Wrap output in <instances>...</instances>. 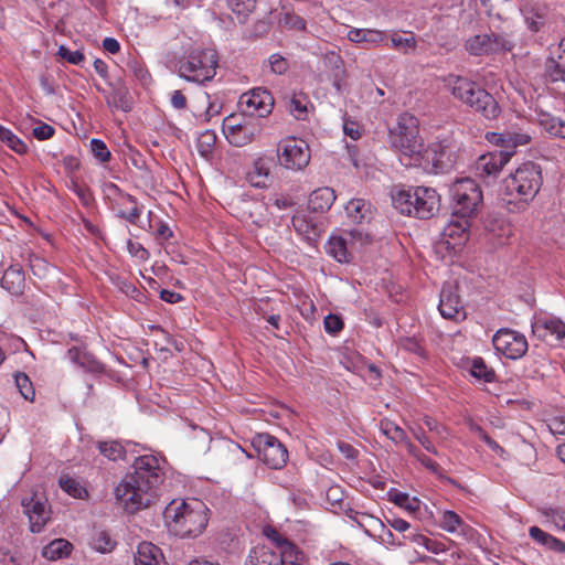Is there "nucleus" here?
<instances>
[{
    "label": "nucleus",
    "instance_id": "1",
    "mask_svg": "<svg viewBox=\"0 0 565 565\" xmlns=\"http://www.w3.org/2000/svg\"><path fill=\"white\" fill-rule=\"evenodd\" d=\"M164 460L154 455L139 456L134 461V472L127 475L115 488L117 502L129 513L150 507L164 480Z\"/></svg>",
    "mask_w": 565,
    "mask_h": 565
},
{
    "label": "nucleus",
    "instance_id": "2",
    "mask_svg": "<svg viewBox=\"0 0 565 565\" xmlns=\"http://www.w3.org/2000/svg\"><path fill=\"white\" fill-rule=\"evenodd\" d=\"M209 509L199 499L172 500L163 511L164 522L171 533L182 539L196 537L205 530Z\"/></svg>",
    "mask_w": 565,
    "mask_h": 565
},
{
    "label": "nucleus",
    "instance_id": "3",
    "mask_svg": "<svg viewBox=\"0 0 565 565\" xmlns=\"http://www.w3.org/2000/svg\"><path fill=\"white\" fill-rule=\"evenodd\" d=\"M390 142L405 166H420L425 158L428 160L429 150L424 149L419 137L418 119L407 111L398 115L395 127L390 129Z\"/></svg>",
    "mask_w": 565,
    "mask_h": 565
},
{
    "label": "nucleus",
    "instance_id": "4",
    "mask_svg": "<svg viewBox=\"0 0 565 565\" xmlns=\"http://www.w3.org/2000/svg\"><path fill=\"white\" fill-rule=\"evenodd\" d=\"M541 185L542 172L540 166L525 162L503 180L501 193L508 204L514 202L527 204L535 198Z\"/></svg>",
    "mask_w": 565,
    "mask_h": 565
},
{
    "label": "nucleus",
    "instance_id": "5",
    "mask_svg": "<svg viewBox=\"0 0 565 565\" xmlns=\"http://www.w3.org/2000/svg\"><path fill=\"white\" fill-rule=\"evenodd\" d=\"M447 86L456 99L479 113L486 119H495L501 114V108L495 98L467 77L450 76Z\"/></svg>",
    "mask_w": 565,
    "mask_h": 565
},
{
    "label": "nucleus",
    "instance_id": "6",
    "mask_svg": "<svg viewBox=\"0 0 565 565\" xmlns=\"http://www.w3.org/2000/svg\"><path fill=\"white\" fill-rule=\"evenodd\" d=\"M392 203L402 214L427 220L439 211L440 195L427 186L399 189L392 195Z\"/></svg>",
    "mask_w": 565,
    "mask_h": 565
},
{
    "label": "nucleus",
    "instance_id": "7",
    "mask_svg": "<svg viewBox=\"0 0 565 565\" xmlns=\"http://www.w3.org/2000/svg\"><path fill=\"white\" fill-rule=\"evenodd\" d=\"M218 64L217 52L214 49H194L178 62L180 77L188 82L204 84L216 74Z\"/></svg>",
    "mask_w": 565,
    "mask_h": 565
},
{
    "label": "nucleus",
    "instance_id": "8",
    "mask_svg": "<svg viewBox=\"0 0 565 565\" xmlns=\"http://www.w3.org/2000/svg\"><path fill=\"white\" fill-rule=\"evenodd\" d=\"M451 199L452 216L468 217L477 214L483 196L479 184L470 179L463 178L455 181L449 189Z\"/></svg>",
    "mask_w": 565,
    "mask_h": 565
},
{
    "label": "nucleus",
    "instance_id": "9",
    "mask_svg": "<svg viewBox=\"0 0 565 565\" xmlns=\"http://www.w3.org/2000/svg\"><path fill=\"white\" fill-rule=\"evenodd\" d=\"M276 156L278 164L291 171H302L311 159L308 143L296 137L281 139L277 143Z\"/></svg>",
    "mask_w": 565,
    "mask_h": 565
},
{
    "label": "nucleus",
    "instance_id": "10",
    "mask_svg": "<svg viewBox=\"0 0 565 565\" xmlns=\"http://www.w3.org/2000/svg\"><path fill=\"white\" fill-rule=\"evenodd\" d=\"M222 129L227 141L235 147L253 142L262 131L258 120L243 115H230L224 118Z\"/></svg>",
    "mask_w": 565,
    "mask_h": 565
},
{
    "label": "nucleus",
    "instance_id": "11",
    "mask_svg": "<svg viewBox=\"0 0 565 565\" xmlns=\"http://www.w3.org/2000/svg\"><path fill=\"white\" fill-rule=\"evenodd\" d=\"M239 107L243 116L256 120L265 118L273 111L274 97L266 88H253L241 96Z\"/></svg>",
    "mask_w": 565,
    "mask_h": 565
},
{
    "label": "nucleus",
    "instance_id": "12",
    "mask_svg": "<svg viewBox=\"0 0 565 565\" xmlns=\"http://www.w3.org/2000/svg\"><path fill=\"white\" fill-rule=\"evenodd\" d=\"M258 457L268 467L273 469H281L288 460L287 448L275 437L269 434H259L254 440Z\"/></svg>",
    "mask_w": 565,
    "mask_h": 565
},
{
    "label": "nucleus",
    "instance_id": "13",
    "mask_svg": "<svg viewBox=\"0 0 565 565\" xmlns=\"http://www.w3.org/2000/svg\"><path fill=\"white\" fill-rule=\"evenodd\" d=\"M465 49L475 56L509 52L513 44L505 36L495 33L477 34L469 38Z\"/></svg>",
    "mask_w": 565,
    "mask_h": 565
},
{
    "label": "nucleus",
    "instance_id": "14",
    "mask_svg": "<svg viewBox=\"0 0 565 565\" xmlns=\"http://www.w3.org/2000/svg\"><path fill=\"white\" fill-rule=\"evenodd\" d=\"M492 343L499 353L511 360L522 358L529 348L526 338L511 329L498 330L492 338Z\"/></svg>",
    "mask_w": 565,
    "mask_h": 565
},
{
    "label": "nucleus",
    "instance_id": "15",
    "mask_svg": "<svg viewBox=\"0 0 565 565\" xmlns=\"http://www.w3.org/2000/svg\"><path fill=\"white\" fill-rule=\"evenodd\" d=\"M23 512L29 519V527L32 533L43 531L47 522L51 520V509L46 498L38 493H33L29 498H23L21 502Z\"/></svg>",
    "mask_w": 565,
    "mask_h": 565
},
{
    "label": "nucleus",
    "instance_id": "16",
    "mask_svg": "<svg viewBox=\"0 0 565 565\" xmlns=\"http://www.w3.org/2000/svg\"><path fill=\"white\" fill-rule=\"evenodd\" d=\"M107 190L108 195L111 198L113 209L116 211L117 216L131 224H137V221L142 213V206L138 203L137 199L128 193H124L114 183L108 184Z\"/></svg>",
    "mask_w": 565,
    "mask_h": 565
},
{
    "label": "nucleus",
    "instance_id": "17",
    "mask_svg": "<svg viewBox=\"0 0 565 565\" xmlns=\"http://www.w3.org/2000/svg\"><path fill=\"white\" fill-rule=\"evenodd\" d=\"M535 337L551 345L565 348V323L557 318H536L532 322Z\"/></svg>",
    "mask_w": 565,
    "mask_h": 565
},
{
    "label": "nucleus",
    "instance_id": "18",
    "mask_svg": "<svg viewBox=\"0 0 565 565\" xmlns=\"http://www.w3.org/2000/svg\"><path fill=\"white\" fill-rule=\"evenodd\" d=\"M512 154L513 150H498L480 156L475 167L477 177L483 180L495 179Z\"/></svg>",
    "mask_w": 565,
    "mask_h": 565
},
{
    "label": "nucleus",
    "instance_id": "19",
    "mask_svg": "<svg viewBox=\"0 0 565 565\" xmlns=\"http://www.w3.org/2000/svg\"><path fill=\"white\" fill-rule=\"evenodd\" d=\"M274 159L266 154L256 157L248 171L246 172V181L250 186L256 189H267L271 183V168Z\"/></svg>",
    "mask_w": 565,
    "mask_h": 565
},
{
    "label": "nucleus",
    "instance_id": "20",
    "mask_svg": "<svg viewBox=\"0 0 565 565\" xmlns=\"http://www.w3.org/2000/svg\"><path fill=\"white\" fill-rule=\"evenodd\" d=\"M438 309L440 315L446 319H459L460 317H465L462 302L457 292V286L452 284L444 285L440 291Z\"/></svg>",
    "mask_w": 565,
    "mask_h": 565
},
{
    "label": "nucleus",
    "instance_id": "21",
    "mask_svg": "<svg viewBox=\"0 0 565 565\" xmlns=\"http://www.w3.org/2000/svg\"><path fill=\"white\" fill-rule=\"evenodd\" d=\"M347 38L352 43L365 44V47L370 49L383 44L386 40V34L381 30L354 28L348 32Z\"/></svg>",
    "mask_w": 565,
    "mask_h": 565
},
{
    "label": "nucleus",
    "instance_id": "22",
    "mask_svg": "<svg viewBox=\"0 0 565 565\" xmlns=\"http://www.w3.org/2000/svg\"><path fill=\"white\" fill-rule=\"evenodd\" d=\"M67 356L87 372L99 374L105 371V365L85 349L73 347L68 349Z\"/></svg>",
    "mask_w": 565,
    "mask_h": 565
},
{
    "label": "nucleus",
    "instance_id": "23",
    "mask_svg": "<svg viewBox=\"0 0 565 565\" xmlns=\"http://www.w3.org/2000/svg\"><path fill=\"white\" fill-rule=\"evenodd\" d=\"M245 565H285L281 553L267 546H256L250 552Z\"/></svg>",
    "mask_w": 565,
    "mask_h": 565
},
{
    "label": "nucleus",
    "instance_id": "24",
    "mask_svg": "<svg viewBox=\"0 0 565 565\" xmlns=\"http://www.w3.org/2000/svg\"><path fill=\"white\" fill-rule=\"evenodd\" d=\"M345 233L332 235L327 243V253L339 263H349L352 259V252L348 244Z\"/></svg>",
    "mask_w": 565,
    "mask_h": 565
},
{
    "label": "nucleus",
    "instance_id": "25",
    "mask_svg": "<svg viewBox=\"0 0 565 565\" xmlns=\"http://www.w3.org/2000/svg\"><path fill=\"white\" fill-rule=\"evenodd\" d=\"M135 565H163V554L152 543L142 542L138 545Z\"/></svg>",
    "mask_w": 565,
    "mask_h": 565
},
{
    "label": "nucleus",
    "instance_id": "26",
    "mask_svg": "<svg viewBox=\"0 0 565 565\" xmlns=\"http://www.w3.org/2000/svg\"><path fill=\"white\" fill-rule=\"evenodd\" d=\"M335 200L333 189L323 186L315 190L308 200V207L312 212L328 211Z\"/></svg>",
    "mask_w": 565,
    "mask_h": 565
},
{
    "label": "nucleus",
    "instance_id": "27",
    "mask_svg": "<svg viewBox=\"0 0 565 565\" xmlns=\"http://www.w3.org/2000/svg\"><path fill=\"white\" fill-rule=\"evenodd\" d=\"M348 217L355 224L369 222L372 217L371 204L363 199H352L345 205Z\"/></svg>",
    "mask_w": 565,
    "mask_h": 565
},
{
    "label": "nucleus",
    "instance_id": "28",
    "mask_svg": "<svg viewBox=\"0 0 565 565\" xmlns=\"http://www.w3.org/2000/svg\"><path fill=\"white\" fill-rule=\"evenodd\" d=\"M24 273L18 266H10L2 276V287L12 294H19L24 286Z\"/></svg>",
    "mask_w": 565,
    "mask_h": 565
},
{
    "label": "nucleus",
    "instance_id": "29",
    "mask_svg": "<svg viewBox=\"0 0 565 565\" xmlns=\"http://www.w3.org/2000/svg\"><path fill=\"white\" fill-rule=\"evenodd\" d=\"M493 138H495L497 145L507 149L524 146L531 141V136L524 131H505L500 135L493 134Z\"/></svg>",
    "mask_w": 565,
    "mask_h": 565
},
{
    "label": "nucleus",
    "instance_id": "30",
    "mask_svg": "<svg viewBox=\"0 0 565 565\" xmlns=\"http://www.w3.org/2000/svg\"><path fill=\"white\" fill-rule=\"evenodd\" d=\"M72 544L64 539H56L42 550V556L49 561H56L70 555Z\"/></svg>",
    "mask_w": 565,
    "mask_h": 565
},
{
    "label": "nucleus",
    "instance_id": "31",
    "mask_svg": "<svg viewBox=\"0 0 565 565\" xmlns=\"http://www.w3.org/2000/svg\"><path fill=\"white\" fill-rule=\"evenodd\" d=\"M540 126L550 136L565 139V121L561 118L543 115L540 118Z\"/></svg>",
    "mask_w": 565,
    "mask_h": 565
},
{
    "label": "nucleus",
    "instance_id": "32",
    "mask_svg": "<svg viewBox=\"0 0 565 565\" xmlns=\"http://www.w3.org/2000/svg\"><path fill=\"white\" fill-rule=\"evenodd\" d=\"M379 427L380 431L396 445L406 440L407 435L404 429L388 418L381 419Z\"/></svg>",
    "mask_w": 565,
    "mask_h": 565
},
{
    "label": "nucleus",
    "instance_id": "33",
    "mask_svg": "<svg viewBox=\"0 0 565 565\" xmlns=\"http://www.w3.org/2000/svg\"><path fill=\"white\" fill-rule=\"evenodd\" d=\"M310 102L305 94H294L289 100V111L298 120H303L308 115Z\"/></svg>",
    "mask_w": 565,
    "mask_h": 565
},
{
    "label": "nucleus",
    "instance_id": "34",
    "mask_svg": "<svg viewBox=\"0 0 565 565\" xmlns=\"http://www.w3.org/2000/svg\"><path fill=\"white\" fill-rule=\"evenodd\" d=\"M470 226L468 217H458V221H451L445 228L444 235L450 238H458L459 243L468 238V228Z\"/></svg>",
    "mask_w": 565,
    "mask_h": 565
},
{
    "label": "nucleus",
    "instance_id": "35",
    "mask_svg": "<svg viewBox=\"0 0 565 565\" xmlns=\"http://www.w3.org/2000/svg\"><path fill=\"white\" fill-rule=\"evenodd\" d=\"M97 447L99 452L109 460L116 461L125 457V448L116 440L98 441Z\"/></svg>",
    "mask_w": 565,
    "mask_h": 565
},
{
    "label": "nucleus",
    "instance_id": "36",
    "mask_svg": "<svg viewBox=\"0 0 565 565\" xmlns=\"http://www.w3.org/2000/svg\"><path fill=\"white\" fill-rule=\"evenodd\" d=\"M344 233L348 237L347 241L352 254L360 250L363 246L371 242V236L362 228H352L344 231Z\"/></svg>",
    "mask_w": 565,
    "mask_h": 565
},
{
    "label": "nucleus",
    "instance_id": "37",
    "mask_svg": "<svg viewBox=\"0 0 565 565\" xmlns=\"http://www.w3.org/2000/svg\"><path fill=\"white\" fill-rule=\"evenodd\" d=\"M255 4L256 0H227L228 8L241 23L246 21L248 14L255 9Z\"/></svg>",
    "mask_w": 565,
    "mask_h": 565
},
{
    "label": "nucleus",
    "instance_id": "38",
    "mask_svg": "<svg viewBox=\"0 0 565 565\" xmlns=\"http://www.w3.org/2000/svg\"><path fill=\"white\" fill-rule=\"evenodd\" d=\"M391 44L394 49L402 52L403 54H412L415 52L417 42L413 34L408 36H402L398 33L391 35Z\"/></svg>",
    "mask_w": 565,
    "mask_h": 565
},
{
    "label": "nucleus",
    "instance_id": "39",
    "mask_svg": "<svg viewBox=\"0 0 565 565\" xmlns=\"http://www.w3.org/2000/svg\"><path fill=\"white\" fill-rule=\"evenodd\" d=\"M439 524L445 531L455 533L465 525V522L456 512L446 510L441 513Z\"/></svg>",
    "mask_w": 565,
    "mask_h": 565
},
{
    "label": "nucleus",
    "instance_id": "40",
    "mask_svg": "<svg viewBox=\"0 0 565 565\" xmlns=\"http://www.w3.org/2000/svg\"><path fill=\"white\" fill-rule=\"evenodd\" d=\"M58 483L66 493L74 498L83 499L87 495V490L81 484L79 481L72 477L63 476L60 478Z\"/></svg>",
    "mask_w": 565,
    "mask_h": 565
},
{
    "label": "nucleus",
    "instance_id": "41",
    "mask_svg": "<svg viewBox=\"0 0 565 565\" xmlns=\"http://www.w3.org/2000/svg\"><path fill=\"white\" fill-rule=\"evenodd\" d=\"M0 140L6 142L17 153H25L28 146L17 137L10 129L0 125Z\"/></svg>",
    "mask_w": 565,
    "mask_h": 565
},
{
    "label": "nucleus",
    "instance_id": "42",
    "mask_svg": "<svg viewBox=\"0 0 565 565\" xmlns=\"http://www.w3.org/2000/svg\"><path fill=\"white\" fill-rule=\"evenodd\" d=\"M216 135L212 130H205L198 138L196 147L199 153L204 158H209L214 149Z\"/></svg>",
    "mask_w": 565,
    "mask_h": 565
},
{
    "label": "nucleus",
    "instance_id": "43",
    "mask_svg": "<svg viewBox=\"0 0 565 565\" xmlns=\"http://www.w3.org/2000/svg\"><path fill=\"white\" fill-rule=\"evenodd\" d=\"M392 501L406 510L409 513H415L419 510L420 501L416 497H409L408 493L405 492H396L393 495Z\"/></svg>",
    "mask_w": 565,
    "mask_h": 565
},
{
    "label": "nucleus",
    "instance_id": "44",
    "mask_svg": "<svg viewBox=\"0 0 565 565\" xmlns=\"http://www.w3.org/2000/svg\"><path fill=\"white\" fill-rule=\"evenodd\" d=\"M15 386L21 393V395L26 401H33L34 398V388L32 382L25 373H17L14 375Z\"/></svg>",
    "mask_w": 565,
    "mask_h": 565
},
{
    "label": "nucleus",
    "instance_id": "45",
    "mask_svg": "<svg viewBox=\"0 0 565 565\" xmlns=\"http://www.w3.org/2000/svg\"><path fill=\"white\" fill-rule=\"evenodd\" d=\"M263 533L268 540H270L277 547L281 550V555L294 547L286 537H284L276 529L271 526L264 527Z\"/></svg>",
    "mask_w": 565,
    "mask_h": 565
},
{
    "label": "nucleus",
    "instance_id": "46",
    "mask_svg": "<svg viewBox=\"0 0 565 565\" xmlns=\"http://www.w3.org/2000/svg\"><path fill=\"white\" fill-rule=\"evenodd\" d=\"M471 375L483 380L484 382H492L494 379V372L487 367L481 358L473 360L471 365Z\"/></svg>",
    "mask_w": 565,
    "mask_h": 565
},
{
    "label": "nucleus",
    "instance_id": "47",
    "mask_svg": "<svg viewBox=\"0 0 565 565\" xmlns=\"http://www.w3.org/2000/svg\"><path fill=\"white\" fill-rule=\"evenodd\" d=\"M544 516L551 522L556 529L565 530V510L547 508L543 510Z\"/></svg>",
    "mask_w": 565,
    "mask_h": 565
},
{
    "label": "nucleus",
    "instance_id": "48",
    "mask_svg": "<svg viewBox=\"0 0 565 565\" xmlns=\"http://www.w3.org/2000/svg\"><path fill=\"white\" fill-rule=\"evenodd\" d=\"M30 269L35 277L44 279L47 276L51 267L45 259L39 256H31Z\"/></svg>",
    "mask_w": 565,
    "mask_h": 565
},
{
    "label": "nucleus",
    "instance_id": "49",
    "mask_svg": "<svg viewBox=\"0 0 565 565\" xmlns=\"http://www.w3.org/2000/svg\"><path fill=\"white\" fill-rule=\"evenodd\" d=\"M90 150L93 156L102 163L109 161L110 151L108 150L106 143L100 139H92L90 140Z\"/></svg>",
    "mask_w": 565,
    "mask_h": 565
},
{
    "label": "nucleus",
    "instance_id": "50",
    "mask_svg": "<svg viewBox=\"0 0 565 565\" xmlns=\"http://www.w3.org/2000/svg\"><path fill=\"white\" fill-rule=\"evenodd\" d=\"M399 347L407 351V352H412L418 356H424L425 354V350L420 343V341H418L416 338L414 337H405V338H401L399 339Z\"/></svg>",
    "mask_w": 565,
    "mask_h": 565
},
{
    "label": "nucleus",
    "instance_id": "51",
    "mask_svg": "<svg viewBox=\"0 0 565 565\" xmlns=\"http://www.w3.org/2000/svg\"><path fill=\"white\" fill-rule=\"evenodd\" d=\"M115 543L106 532H98L93 541V546L96 551L106 553L114 548Z\"/></svg>",
    "mask_w": 565,
    "mask_h": 565
},
{
    "label": "nucleus",
    "instance_id": "52",
    "mask_svg": "<svg viewBox=\"0 0 565 565\" xmlns=\"http://www.w3.org/2000/svg\"><path fill=\"white\" fill-rule=\"evenodd\" d=\"M268 63L271 72L278 75L285 74L289 67L287 60L279 54L270 55L268 58Z\"/></svg>",
    "mask_w": 565,
    "mask_h": 565
},
{
    "label": "nucleus",
    "instance_id": "53",
    "mask_svg": "<svg viewBox=\"0 0 565 565\" xmlns=\"http://www.w3.org/2000/svg\"><path fill=\"white\" fill-rule=\"evenodd\" d=\"M281 23L290 29L302 31L306 29V22L302 18L294 13H285Z\"/></svg>",
    "mask_w": 565,
    "mask_h": 565
},
{
    "label": "nucleus",
    "instance_id": "54",
    "mask_svg": "<svg viewBox=\"0 0 565 565\" xmlns=\"http://www.w3.org/2000/svg\"><path fill=\"white\" fill-rule=\"evenodd\" d=\"M324 329L330 334H335L343 329V321L335 315H328L324 318Z\"/></svg>",
    "mask_w": 565,
    "mask_h": 565
},
{
    "label": "nucleus",
    "instance_id": "55",
    "mask_svg": "<svg viewBox=\"0 0 565 565\" xmlns=\"http://www.w3.org/2000/svg\"><path fill=\"white\" fill-rule=\"evenodd\" d=\"M58 55L74 65H78L84 60V54L82 52L71 51L63 45L58 47Z\"/></svg>",
    "mask_w": 565,
    "mask_h": 565
},
{
    "label": "nucleus",
    "instance_id": "56",
    "mask_svg": "<svg viewBox=\"0 0 565 565\" xmlns=\"http://www.w3.org/2000/svg\"><path fill=\"white\" fill-rule=\"evenodd\" d=\"M414 437L416 440L430 454L438 456V451L435 446L431 444L429 438L426 436L425 431L422 428L412 429Z\"/></svg>",
    "mask_w": 565,
    "mask_h": 565
},
{
    "label": "nucleus",
    "instance_id": "57",
    "mask_svg": "<svg viewBox=\"0 0 565 565\" xmlns=\"http://www.w3.org/2000/svg\"><path fill=\"white\" fill-rule=\"evenodd\" d=\"M323 62H324V65L329 68H332V70H342L343 68V60L340 56V54H338L334 51L327 52L323 55Z\"/></svg>",
    "mask_w": 565,
    "mask_h": 565
},
{
    "label": "nucleus",
    "instance_id": "58",
    "mask_svg": "<svg viewBox=\"0 0 565 565\" xmlns=\"http://www.w3.org/2000/svg\"><path fill=\"white\" fill-rule=\"evenodd\" d=\"M546 75L551 82H558L564 79V71L554 60H551L546 65Z\"/></svg>",
    "mask_w": 565,
    "mask_h": 565
},
{
    "label": "nucleus",
    "instance_id": "59",
    "mask_svg": "<svg viewBox=\"0 0 565 565\" xmlns=\"http://www.w3.org/2000/svg\"><path fill=\"white\" fill-rule=\"evenodd\" d=\"M55 130L51 125L47 124H40L33 129V136L38 140H47L53 137Z\"/></svg>",
    "mask_w": 565,
    "mask_h": 565
},
{
    "label": "nucleus",
    "instance_id": "60",
    "mask_svg": "<svg viewBox=\"0 0 565 565\" xmlns=\"http://www.w3.org/2000/svg\"><path fill=\"white\" fill-rule=\"evenodd\" d=\"M170 103L174 109L182 110L186 108L188 99L182 90H173L170 95Z\"/></svg>",
    "mask_w": 565,
    "mask_h": 565
},
{
    "label": "nucleus",
    "instance_id": "61",
    "mask_svg": "<svg viewBox=\"0 0 565 565\" xmlns=\"http://www.w3.org/2000/svg\"><path fill=\"white\" fill-rule=\"evenodd\" d=\"M127 248L130 255L139 258V259H148L149 253L143 246L137 242L128 241Z\"/></svg>",
    "mask_w": 565,
    "mask_h": 565
},
{
    "label": "nucleus",
    "instance_id": "62",
    "mask_svg": "<svg viewBox=\"0 0 565 565\" xmlns=\"http://www.w3.org/2000/svg\"><path fill=\"white\" fill-rule=\"evenodd\" d=\"M525 20L529 29L533 32L540 31L544 24L543 15L540 14L539 12H530L525 17Z\"/></svg>",
    "mask_w": 565,
    "mask_h": 565
},
{
    "label": "nucleus",
    "instance_id": "63",
    "mask_svg": "<svg viewBox=\"0 0 565 565\" xmlns=\"http://www.w3.org/2000/svg\"><path fill=\"white\" fill-rule=\"evenodd\" d=\"M423 420L429 431L435 433L440 438L446 437V428L439 425L436 419L425 416Z\"/></svg>",
    "mask_w": 565,
    "mask_h": 565
},
{
    "label": "nucleus",
    "instance_id": "64",
    "mask_svg": "<svg viewBox=\"0 0 565 565\" xmlns=\"http://www.w3.org/2000/svg\"><path fill=\"white\" fill-rule=\"evenodd\" d=\"M529 535L530 537L535 541L537 544L544 546L546 542L548 541L551 534L544 532L537 526H531L529 529Z\"/></svg>",
    "mask_w": 565,
    "mask_h": 565
}]
</instances>
